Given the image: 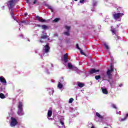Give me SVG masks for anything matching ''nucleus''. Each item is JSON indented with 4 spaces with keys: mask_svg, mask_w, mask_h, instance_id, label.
I'll list each match as a JSON object with an SVG mask.
<instances>
[{
    "mask_svg": "<svg viewBox=\"0 0 128 128\" xmlns=\"http://www.w3.org/2000/svg\"><path fill=\"white\" fill-rule=\"evenodd\" d=\"M112 72H114V66L110 65V69H108L106 72V74L109 80H112Z\"/></svg>",
    "mask_w": 128,
    "mask_h": 128,
    "instance_id": "f257e3e1",
    "label": "nucleus"
},
{
    "mask_svg": "<svg viewBox=\"0 0 128 128\" xmlns=\"http://www.w3.org/2000/svg\"><path fill=\"white\" fill-rule=\"evenodd\" d=\"M112 108H116H116H116V104H113L112 105Z\"/></svg>",
    "mask_w": 128,
    "mask_h": 128,
    "instance_id": "2f4dec72",
    "label": "nucleus"
},
{
    "mask_svg": "<svg viewBox=\"0 0 128 128\" xmlns=\"http://www.w3.org/2000/svg\"><path fill=\"white\" fill-rule=\"evenodd\" d=\"M42 25H40V24L37 25V26H38V28H42Z\"/></svg>",
    "mask_w": 128,
    "mask_h": 128,
    "instance_id": "58836bf2",
    "label": "nucleus"
},
{
    "mask_svg": "<svg viewBox=\"0 0 128 128\" xmlns=\"http://www.w3.org/2000/svg\"><path fill=\"white\" fill-rule=\"evenodd\" d=\"M68 53H66L64 55L63 60L64 62L66 63L68 62Z\"/></svg>",
    "mask_w": 128,
    "mask_h": 128,
    "instance_id": "6e6552de",
    "label": "nucleus"
},
{
    "mask_svg": "<svg viewBox=\"0 0 128 128\" xmlns=\"http://www.w3.org/2000/svg\"><path fill=\"white\" fill-rule=\"evenodd\" d=\"M80 50L81 54H82L83 56H86V54L84 52H82V50L80 49Z\"/></svg>",
    "mask_w": 128,
    "mask_h": 128,
    "instance_id": "c85d7f7f",
    "label": "nucleus"
},
{
    "mask_svg": "<svg viewBox=\"0 0 128 128\" xmlns=\"http://www.w3.org/2000/svg\"><path fill=\"white\" fill-rule=\"evenodd\" d=\"M37 0H34V2H33V4H36V2H37Z\"/></svg>",
    "mask_w": 128,
    "mask_h": 128,
    "instance_id": "e433bc0d",
    "label": "nucleus"
},
{
    "mask_svg": "<svg viewBox=\"0 0 128 128\" xmlns=\"http://www.w3.org/2000/svg\"><path fill=\"white\" fill-rule=\"evenodd\" d=\"M76 48H77L78 50H80V46H78V44H76Z\"/></svg>",
    "mask_w": 128,
    "mask_h": 128,
    "instance_id": "72a5a7b5",
    "label": "nucleus"
},
{
    "mask_svg": "<svg viewBox=\"0 0 128 128\" xmlns=\"http://www.w3.org/2000/svg\"><path fill=\"white\" fill-rule=\"evenodd\" d=\"M48 8H49V10H50L51 12H53L54 10H52V6H49L48 7Z\"/></svg>",
    "mask_w": 128,
    "mask_h": 128,
    "instance_id": "cd10ccee",
    "label": "nucleus"
},
{
    "mask_svg": "<svg viewBox=\"0 0 128 128\" xmlns=\"http://www.w3.org/2000/svg\"><path fill=\"white\" fill-rule=\"evenodd\" d=\"M42 30H48V27L46 25H42Z\"/></svg>",
    "mask_w": 128,
    "mask_h": 128,
    "instance_id": "f3484780",
    "label": "nucleus"
},
{
    "mask_svg": "<svg viewBox=\"0 0 128 128\" xmlns=\"http://www.w3.org/2000/svg\"><path fill=\"white\" fill-rule=\"evenodd\" d=\"M96 116L100 118H102V116L98 112H96Z\"/></svg>",
    "mask_w": 128,
    "mask_h": 128,
    "instance_id": "5701e85b",
    "label": "nucleus"
},
{
    "mask_svg": "<svg viewBox=\"0 0 128 128\" xmlns=\"http://www.w3.org/2000/svg\"><path fill=\"white\" fill-rule=\"evenodd\" d=\"M78 85L79 88H84V84L80 82H78Z\"/></svg>",
    "mask_w": 128,
    "mask_h": 128,
    "instance_id": "4468645a",
    "label": "nucleus"
},
{
    "mask_svg": "<svg viewBox=\"0 0 128 128\" xmlns=\"http://www.w3.org/2000/svg\"><path fill=\"white\" fill-rule=\"evenodd\" d=\"M74 2H78V0H74Z\"/></svg>",
    "mask_w": 128,
    "mask_h": 128,
    "instance_id": "de8ad7c7",
    "label": "nucleus"
},
{
    "mask_svg": "<svg viewBox=\"0 0 128 128\" xmlns=\"http://www.w3.org/2000/svg\"><path fill=\"white\" fill-rule=\"evenodd\" d=\"M66 42H67V44H68V42H70V40H66Z\"/></svg>",
    "mask_w": 128,
    "mask_h": 128,
    "instance_id": "37998d69",
    "label": "nucleus"
},
{
    "mask_svg": "<svg viewBox=\"0 0 128 128\" xmlns=\"http://www.w3.org/2000/svg\"><path fill=\"white\" fill-rule=\"evenodd\" d=\"M124 14L123 13H116L113 14V18H114V20H118L120 18V16H124Z\"/></svg>",
    "mask_w": 128,
    "mask_h": 128,
    "instance_id": "39448f33",
    "label": "nucleus"
},
{
    "mask_svg": "<svg viewBox=\"0 0 128 128\" xmlns=\"http://www.w3.org/2000/svg\"><path fill=\"white\" fill-rule=\"evenodd\" d=\"M10 120V126H16L18 124V120H16V119L14 117H11Z\"/></svg>",
    "mask_w": 128,
    "mask_h": 128,
    "instance_id": "20e7f679",
    "label": "nucleus"
},
{
    "mask_svg": "<svg viewBox=\"0 0 128 128\" xmlns=\"http://www.w3.org/2000/svg\"><path fill=\"white\" fill-rule=\"evenodd\" d=\"M84 2V0H80V4H82Z\"/></svg>",
    "mask_w": 128,
    "mask_h": 128,
    "instance_id": "c9c22d12",
    "label": "nucleus"
},
{
    "mask_svg": "<svg viewBox=\"0 0 128 128\" xmlns=\"http://www.w3.org/2000/svg\"><path fill=\"white\" fill-rule=\"evenodd\" d=\"M26 2H27V4H28L30 2V0H26Z\"/></svg>",
    "mask_w": 128,
    "mask_h": 128,
    "instance_id": "ea45409f",
    "label": "nucleus"
},
{
    "mask_svg": "<svg viewBox=\"0 0 128 128\" xmlns=\"http://www.w3.org/2000/svg\"><path fill=\"white\" fill-rule=\"evenodd\" d=\"M104 128H108V127H104Z\"/></svg>",
    "mask_w": 128,
    "mask_h": 128,
    "instance_id": "09e8293b",
    "label": "nucleus"
},
{
    "mask_svg": "<svg viewBox=\"0 0 128 128\" xmlns=\"http://www.w3.org/2000/svg\"><path fill=\"white\" fill-rule=\"evenodd\" d=\"M91 128H95L94 126H92Z\"/></svg>",
    "mask_w": 128,
    "mask_h": 128,
    "instance_id": "49530a36",
    "label": "nucleus"
},
{
    "mask_svg": "<svg viewBox=\"0 0 128 128\" xmlns=\"http://www.w3.org/2000/svg\"><path fill=\"white\" fill-rule=\"evenodd\" d=\"M73 102H74V98H70L69 102H68L69 104H72Z\"/></svg>",
    "mask_w": 128,
    "mask_h": 128,
    "instance_id": "bb28decb",
    "label": "nucleus"
},
{
    "mask_svg": "<svg viewBox=\"0 0 128 128\" xmlns=\"http://www.w3.org/2000/svg\"><path fill=\"white\" fill-rule=\"evenodd\" d=\"M44 50L45 54H48L50 52V47L48 44H46L44 46Z\"/></svg>",
    "mask_w": 128,
    "mask_h": 128,
    "instance_id": "423d86ee",
    "label": "nucleus"
},
{
    "mask_svg": "<svg viewBox=\"0 0 128 128\" xmlns=\"http://www.w3.org/2000/svg\"><path fill=\"white\" fill-rule=\"evenodd\" d=\"M36 18L38 20L40 21V22H46V20L43 19L42 18L40 17L39 16H36Z\"/></svg>",
    "mask_w": 128,
    "mask_h": 128,
    "instance_id": "9d476101",
    "label": "nucleus"
},
{
    "mask_svg": "<svg viewBox=\"0 0 128 128\" xmlns=\"http://www.w3.org/2000/svg\"><path fill=\"white\" fill-rule=\"evenodd\" d=\"M7 6H8L10 10H14V8L16 6L14 0H10L6 2Z\"/></svg>",
    "mask_w": 128,
    "mask_h": 128,
    "instance_id": "f03ea898",
    "label": "nucleus"
},
{
    "mask_svg": "<svg viewBox=\"0 0 128 128\" xmlns=\"http://www.w3.org/2000/svg\"><path fill=\"white\" fill-rule=\"evenodd\" d=\"M52 116V110H48V120H52L51 118H50Z\"/></svg>",
    "mask_w": 128,
    "mask_h": 128,
    "instance_id": "9b49d317",
    "label": "nucleus"
},
{
    "mask_svg": "<svg viewBox=\"0 0 128 128\" xmlns=\"http://www.w3.org/2000/svg\"><path fill=\"white\" fill-rule=\"evenodd\" d=\"M60 18H56L53 20V22H58L60 21Z\"/></svg>",
    "mask_w": 128,
    "mask_h": 128,
    "instance_id": "393cba45",
    "label": "nucleus"
},
{
    "mask_svg": "<svg viewBox=\"0 0 128 128\" xmlns=\"http://www.w3.org/2000/svg\"><path fill=\"white\" fill-rule=\"evenodd\" d=\"M0 82L2 84H6V78L2 76H0Z\"/></svg>",
    "mask_w": 128,
    "mask_h": 128,
    "instance_id": "1a4fd4ad",
    "label": "nucleus"
},
{
    "mask_svg": "<svg viewBox=\"0 0 128 128\" xmlns=\"http://www.w3.org/2000/svg\"><path fill=\"white\" fill-rule=\"evenodd\" d=\"M63 34L65 36H70V31L64 32Z\"/></svg>",
    "mask_w": 128,
    "mask_h": 128,
    "instance_id": "dca6fc26",
    "label": "nucleus"
},
{
    "mask_svg": "<svg viewBox=\"0 0 128 128\" xmlns=\"http://www.w3.org/2000/svg\"><path fill=\"white\" fill-rule=\"evenodd\" d=\"M68 66L70 70H71V68H74V66H72L70 63H68Z\"/></svg>",
    "mask_w": 128,
    "mask_h": 128,
    "instance_id": "a211bd4d",
    "label": "nucleus"
},
{
    "mask_svg": "<svg viewBox=\"0 0 128 128\" xmlns=\"http://www.w3.org/2000/svg\"><path fill=\"white\" fill-rule=\"evenodd\" d=\"M126 120V117H125L124 118H122L120 120V122H124V120Z\"/></svg>",
    "mask_w": 128,
    "mask_h": 128,
    "instance_id": "c756f323",
    "label": "nucleus"
},
{
    "mask_svg": "<svg viewBox=\"0 0 128 128\" xmlns=\"http://www.w3.org/2000/svg\"><path fill=\"white\" fill-rule=\"evenodd\" d=\"M0 98H6V96H4V94L0 93Z\"/></svg>",
    "mask_w": 128,
    "mask_h": 128,
    "instance_id": "6ab92c4d",
    "label": "nucleus"
},
{
    "mask_svg": "<svg viewBox=\"0 0 128 128\" xmlns=\"http://www.w3.org/2000/svg\"><path fill=\"white\" fill-rule=\"evenodd\" d=\"M24 14L25 16H28V13H24Z\"/></svg>",
    "mask_w": 128,
    "mask_h": 128,
    "instance_id": "a19ab883",
    "label": "nucleus"
},
{
    "mask_svg": "<svg viewBox=\"0 0 128 128\" xmlns=\"http://www.w3.org/2000/svg\"><path fill=\"white\" fill-rule=\"evenodd\" d=\"M62 86H63L62 84H60V82H59L58 85V88L60 89V88H62Z\"/></svg>",
    "mask_w": 128,
    "mask_h": 128,
    "instance_id": "aec40b11",
    "label": "nucleus"
},
{
    "mask_svg": "<svg viewBox=\"0 0 128 128\" xmlns=\"http://www.w3.org/2000/svg\"><path fill=\"white\" fill-rule=\"evenodd\" d=\"M90 74H96L97 72H100V70H96L95 68H92L89 71Z\"/></svg>",
    "mask_w": 128,
    "mask_h": 128,
    "instance_id": "0eeeda50",
    "label": "nucleus"
},
{
    "mask_svg": "<svg viewBox=\"0 0 128 128\" xmlns=\"http://www.w3.org/2000/svg\"><path fill=\"white\" fill-rule=\"evenodd\" d=\"M100 76L98 75V76H95V78L96 80H100Z\"/></svg>",
    "mask_w": 128,
    "mask_h": 128,
    "instance_id": "a878e982",
    "label": "nucleus"
},
{
    "mask_svg": "<svg viewBox=\"0 0 128 128\" xmlns=\"http://www.w3.org/2000/svg\"><path fill=\"white\" fill-rule=\"evenodd\" d=\"M48 38V36L46 35V33H45V35H42L41 36L40 38L41 40H44L46 38Z\"/></svg>",
    "mask_w": 128,
    "mask_h": 128,
    "instance_id": "ddd939ff",
    "label": "nucleus"
},
{
    "mask_svg": "<svg viewBox=\"0 0 128 128\" xmlns=\"http://www.w3.org/2000/svg\"><path fill=\"white\" fill-rule=\"evenodd\" d=\"M10 14L12 18H14V10H11Z\"/></svg>",
    "mask_w": 128,
    "mask_h": 128,
    "instance_id": "7c9ffc66",
    "label": "nucleus"
},
{
    "mask_svg": "<svg viewBox=\"0 0 128 128\" xmlns=\"http://www.w3.org/2000/svg\"><path fill=\"white\" fill-rule=\"evenodd\" d=\"M40 42L42 43V42H44V41H42V40H40Z\"/></svg>",
    "mask_w": 128,
    "mask_h": 128,
    "instance_id": "c03bdc74",
    "label": "nucleus"
},
{
    "mask_svg": "<svg viewBox=\"0 0 128 128\" xmlns=\"http://www.w3.org/2000/svg\"><path fill=\"white\" fill-rule=\"evenodd\" d=\"M64 28L67 30L68 32H70V26H64Z\"/></svg>",
    "mask_w": 128,
    "mask_h": 128,
    "instance_id": "4be33fe9",
    "label": "nucleus"
},
{
    "mask_svg": "<svg viewBox=\"0 0 128 128\" xmlns=\"http://www.w3.org/2000/svg\"><path fill=\"white\" fill-rule=\"evenodd\" d=\"M104 46L105 47V48H106L108 50H110V47H108V45L106 44H104Z\"/></svg>",
    "mask_w": 128,
    "mask_h": 128,
    "instance_id": "b1692460",
    "label": "nucleus"
},
{
    "mask_svg": "<svg viewBox=\"0 0 128 128\" xmlns=\"http://www.w3.org/2000/svg\"><path fill=\"white\" fill-rule=\"evenodd\" d=\"M119 86H122V84H120V85H119Z\"/></svg>",
    "mask_w": 128,
    "mask_h": 128,
    "instance_id": "a18cd8bd",
    "label": "nucleus"
},
{
    "mask_svg": "<svg viewBox=\"0 0 128 128\" xmlns=\"http://www.w3.org/2000/svg\"><path fill=\"white\" fill-rule=\"evenodd\" d=\"M60 124H61L62 126H64V122L62 121H60Z\"/></svg>",
    "mask_w": 128,
    "mask_h": 128,
    "instance_id": "f704fd0d",
    "label": "nucleus"
},
{
    "mask_svg": "<svg viewBox=\"0 0 128 128\" xmlns=\"http://www.w3.org/2000/svg\"><path fill=\"white\" fill-rule=\"evenodd\" d=\"M128 114H126L125 118H128Z\"/></svg>",
    "mask_w": 128,
    "mask_h": 128,
    "instance_id": "79ce46f5",
    "label": "nucleus"
},
{
    "mask_svg": "<svg viewBox=\"0 0 128 128\" xmlns=\"http://www.w3.org/2000/svg\"><path fill=\"white\" fill-rule=\"evenodd\" d=\"M4 90H6V86H2L0 87V92H4Z\"/></svg>",
    "mask_w": 128,
    "mask_h": 128,
    "instance_id": "2eb2a0df",
    "label": "nucleus"
},
{
    "mask_svg": "<svg viewBox=\"0 0 128 128\" xmlns=\"http://www.w3.org/2000/svg\"><path fill=\"white\" fill-rule=\"evenodd\" d=\"M18 104V116H24V110H22V102H19Z\"/></svg>",
    "mask_w": 128,
    "mask_h": 128,
    "instance_id": "7ed1b4c3",
    "label": "nucleus"
},
{
    "mask_svg": "<svg viewBox=\"0 0 128 128\" xmlns=\"http://www.w3.org/2000/svg\"><path fill=\"white\" fill-rule=\"evenodd\" d=\"M111 32H112L113 35L116 34V29L113 28L111 30Z\"/></svg>",
    "mask_w": 128,
    "mask_h": 128,
    "instance_id": "412c9836",
    "label": "nucleus"
},
{
    "mask_svg": "<svg viewBox=\"0 0 128 128\" xmlns=\"http://www.w3.org/2000/svg\"><path fill=\"white\" fill-rule=\"evenodd\" d=\"M43 32V34H44V32Z\"/></svg>",
    "mask_w": 128,
    "mask_h": 128,
    "instance_id": "8fccbe9b",
    "label": "nucleus"
},
{
    "mask_svg": "<svg viewBox=\"0 0 128 128\" xmlns=\"http://www.w3.org/2000/svg\"><path fill=\"white\" fill-rule=\"evenodd\" d=\"M96 6V2H93V6Z\"/></svg>",
    "mask_w": 128,
    "mask_h": 128,
    "instance_id": "4c0bfd02",
    "label": "nucleus"
},
{
    "mask_svg": "<svg viewBox=\"0 0 128 128\" xmlns=\"http://www.w3.org/2000/svg\"><path fill=\"white\" fill-rule=\"evenodd\" d=\"M22 24H26V20H22L21 21Z\"/></svg>",
    "mask_w": 128,
    "mask_h": 128,
    "instance_id": "473e14b6",
    "label": "nucleus"
},
{
    "mask_svg": "<svg viewBox=\"0 0 128 128\" xmlns=\"http://www.w3.org/2000/svg\"><path fill=\"white\" fill-rule=\"evenodd\" d=\"M102 92L104 94H108V90H106V88H101Z\"/></svg>",
    "mask_w": 128,
    "mask_h": 128,
    "instance_id": "f8f14e48",
    "label": "nucleus"
}]
</instances>
